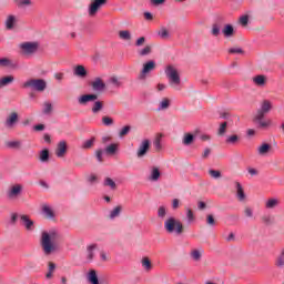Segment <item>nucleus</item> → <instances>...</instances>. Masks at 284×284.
Returning a JSON list of instances; mask_svg holds the SVG:
<instances>
[{
    "label": "nucleus",
    "instance_id": "nucleus-51",
    "mask_svg": "<svg viewBox=\"0 0 284 284\" xmlns=\"http://www.w3.org/2000/svg\"><path fill=\"white\" fill-rule=\"evenodd\" d=\"M261 221L264 225H273L274 221L272 220V215H263Z\"/></svg>",
    "mask_w": 284,
    "mask_h": 284
},
{
    "label": "nucleus",
    "instance_id": "nucleus-19",
    "mask_svg": "<svg viewBox=\"0 0 284 284\" xmlns=\"http://www.w3.org/2000/svg\"><path fill=\"white\" fill-rule=\"evenodd\" d=\"M272 151V145L270 143H263L257 148V154L260 156H267L270 152Z\"/></svg>",
    "mask_w": 284,
    "mask_h": 284
},
{
    "label": "nucleus",
    "instance_id": "nucleus-56",
    "mask_svg": "<svg viewBox=\"0 0 284 284\" xmlns=\"http://www.w3.org/2000/svg\"><path fill=\"white\" fill-rule=\"evenodd\" d=\"M239 22L242 24L243 28H247V24L250 23V16L240 17Z\"/></svg>",
    "mask_w": 284,
    "mask_h": 284
},
{
    "label": "nucleus",
    "instance_id": "nucleus-28",
    "mask_svg": "<svg viewBox=\"0 0 284 284\" xmlns=\"http://www.w3.org/2000/svg\"><path fill=\"white\" fill-rule=\"evenodd\" d=\"M235 187H236L239 201H243L246 197V195H245V191H243V185H241V182H235Z\"/></svg>",
    "mask_w": 284,
    "mask_h": 284
},
{
    "label": "nucleus",
    "instance_id": "nucleus-17",
    "mask_svg": "<svg viewBox=\"0 0 284 284\" xmlns=\"http://www.w3.org/2000/svg\"><path fill=\"white\" fill-rule=\"evenodd\" d=\"M19 121V113L12 112L9 114V116L6 120V126L7 128H14V124H17Z\"/></svg>",
    "mask_w": 284,
    "mask_h": 284
},
{
    "label": "nucleus",
    "instance_id": "nucleus-41",
    "mask_svg": "<svg viewBox=\"0 0 284 284\" xmlns=\"http://www.w3.org/2000/svg\"><path fill=\"white\" fill-rule=\"evenodd\" d=\"M10 150H21V141H9L6 143Z\"/></svg>",
    "mask_w": 284,
    "mask_h": 284
},
{
    "label": "nucleus",
    "instance_id": "nucleus-21",
    "mask_svg": "<svg viewBox=\"0 0 284 284\" xmlns=\"http://www.w3.org/2000/svg\"><path fill=\"white\" fill-rule=\"evenodd\" d=\"M281 205V201L276 197H271L265 202L266 210H274Z\"/></svg>",
    "mask_w": 284,
    "mask_h": 284
},
{
    "label": "nucleus",
    "instance_id": "nucleus-13",
    "mask_svg": "<svg viewBox=\"0 0 284 284\" xmlns=\"http://www.w3.org/2000/svg\"><path fill=\"white\" fill-rule=\"evenodd\" d=\"M65 154H68V142H65V140H62L58 143L55 148V156H58V159H63Z\"/></svg>",
    "mask_w": 284,
    "mask_h": 284
},
{
    "label": "nucleus",
    "instance_id": "nucleus-63",
    "mask_svg": "<svg viewBox=\"0 0 284 284\" xmlns=\"http://www.w3.org/2000/svg\"><path fill=\"white\" fill-rule=\"evenodd\" d=\"M110 81L113 85H115V88H121V81H119V78L112 77Z\"/></svg>",
    "mask_w": 284,
    "mask_h": 284
},
{
    "label": "nucleus",
    "instance_id": "nucleus-12",
    "mask_svg": "<svg viewBox=\"0 0 284 284\" xmlns=\"http://www.w3.org/2000/svg\"><path fill=\"white\" fill-rule=\"evenodd\" d=\"M150 152V140L145 139L143 140L136 151L138 159H143Z\"/></svg>",
    "mask_w": 284,
    "mask_h": 284
},
{
    "label": "nucleus",
    "instance_id": "nucleus-18",
    "mask_svg": "<svg viewBox=\"0 0 284 284\" xmlns=\"http://www.w3.org/2000/svg\"><path fill=\"white\" fill-rule=\"evenodd\" d=\"M73 74L74 77H79L80 79H85V77H88V70L84 65L78 64L73 69Z\"/></svg>",
    "mask_w": 284,
    "mask_h": 284
},
{
    "label": "nucleus",
    "instance_id": "nucleus-10",
    "mask_svg": "<svg viewBox=\"0 0 284 284\" xmlns=\"http://www.w3.org/2000/svg\"><path fill=\"white\" fill-rule=\"evenodd\" d=\"M23 194V185L14 184L7 191V196L10 200L19 199Z\"/></svg>",
    "mask_w": 284,
    "mask_h": 284
},
{
    "label": "nucleus",
    "instance_id": "nucleus-2",
    "mask_svg": "<svg viewBox=\"0 0 284 284\" xmlns=\"http://www.w3.org/2000/svg\"><path fill=\"white\" fill-rule=\"evenodd\" d=\"M164 230L166 234H175V236H182L185 232V226L181 220L170 216L164 221Z\"/></svg>",
    "mask_w": 284,
    "mask_h": 284
},
{
    "label": "nucleus",
    "instance_id": "nucleus-11",
    "mask_svg": "<svg viewBox=\"0 0 284 284\" xmlns=\"http://www.w3.org/2000/svg\"><path fill=\"white\" fill-rule=\"evenodd\" d=\"M153 70H156V62L153 60L148 61L146 63L143 64L142 71L139 75L140 81H144L146 74H150Z\"/></svg>",
    "mask_w": 284,
    "mask_h": 284
},
{
    "label": "nucleus",
    "instance_id": "nucleus-44",
    "mask_svg": "<svg viewBox=\"0 0 284 284\" xmlns=\"http://www.w3.org/2000/svg\"><path fill=\"white\" fill-rule=\"evenodd\" d=\"M227 133V122H222L217 129V136H223Z\"/></svg>",
    "mask_w": 284,
    "mask_h": 284
},
{
    "label": "nucleus",
    "instance_id": "nucleus-29",
    "mask_svg": "<svg viewBox=\"0 0 284 284\" xmlns=\"http://www.w3.org/2000/svg\"><path fill=\"white\" fill-rule=\"evenodd\" d=\"M14 82V77L12 75H7L2 79H0V89L6 88V85H10V83Z\"/></svg>",
    "mask_w": 284,
    "mask_h": 284
},
{
    "label": "nucleus",
    "instance_id": "nucleus-24",
    "mask_svg": "<svg viewBox=\"0 0 284 284\" xmlns=\"http://www.w3.org/2000/svg\"><path fill=\"white\" fill-rule=\"evenodd\" d=\"M87 278L90 284H99V275L97 274V272L94 270L89 271Z\"/></svg>",
    "mask_w": 284,
    "mask_h": 284
},
{
    "label": "nucleus",
    "instance_id": "nucleus-9",
    "mask_svg": "<svg viewBox=\"0 0 284 284\" xmlns=\"http://www.w3.org/2000/svg\"><path fill=\"white\" fill-rule=\"evenodd\" d=\"M108 4V0H92L89 4V17H97V12Z\"/></svg>",
    "mask_w": 284,
    "mask_h": 284
},
{
    "label": "nucleus",
    "instance_id": "nucleus-15",
    "mask_svg": "<svg viewBox=\"0 0 284 284\" xmlns=\"http://www.w3.org/2000/svg\"><path fill=\"white\" fill-rule=\"evenodd\" d=\"M20 221L22 225L26 227L27 232L34 231V221L30 219L28 215H20Z\"/></svg>",
    "mask_w": 284,
    "mask_h": 284
},
{
    "label": "nucleus",
    "instance_id": "nucleus-48",
    "mask_svg": "<svg viewBox=\"0 0 284 284\" xmlns=\"http://www.w3.org/2000/svg\"><path fill=\"white\" fill-rule=\"evenodd\" d=\"M158 34L161 39H170V31H168L165 27H162Z\"/></svg>",
    "mask_w": 284,
    "mask_h": 284
},
{
    "label": "nucleus",
    "instance_id": "nucleus-58",
    "mask_svg": "<svg viewBox=\"0 0 284 284\" xmlns=\"http://www.w3.org/2000/svg\"><path fill=\"white\" fill-rule=\"evenodd\" d=\"M244 215L246 216V219H253L254 217V210H252V207L246 206L244 209Z\"/></svg>",
    "mask_w": 284,
    "mask_h": 284
},
{
    "label": "nucleus",
    "instance_id": "nucleus-22",
    "mask_svg": "<svg viewBox=\"0 0 284 284\" xmlns=\"http://www.w3.org/2000/svg\"><path fill=\"white\" fill-rule=\"evenodd\" d=\"M253 83L258 88H263L267 83V78L263 74L255 75L253 78Z\"/></svg>",
    "mask_w": 284,
    "mask_h": 284
},
{
    "label": "nucleus",
    "instance_id": "nucleus-55",
    "mask_svg": "<svg viewBox=\"0 0 284 284\" xmlns=\"http://www.w3.org/2000/svg\"><path fill=\"white\" fill-rule=\"evenodd\" d=\"M186 219H187V223H194L195 217L192 209H186Z\"/></svg>",
    "mask_w": 284,
    "mask_h": 284
},
{
    "label": "nucleus",
    "instance_id": "nucleus-5",
    "mask_svg": "<svg viewBox=\"0 0 284 284\" xmlns=\"http://www.w3.org/2000/svg\"><path fill=\"white\" fill-rule=\"evenodd\" d=\"M22 88L24 90H34L36 92H44L48 88V82L43 79H29L23 82Z\"/></svg>",
    "mask_w": 284,
    "mask_h": 284
},
{
    "label": "nucleus",
    "instance_id": "nucleus-34",
    "mask_svg": "<svg viewBox=\"0 0 284 284\" xmlns=\"http://www.w3.org/2000/svg\"><path fill=\"white\" fill-rule=\"evenodd\" d=\"M101 110H103V101H95L91 111L93 112V114H99Z\"/></svg>",
    "mask_w": 284,
    "mask_h": 284
},
{
    "label": "nucleus",
    "instance_id": "nucleus-16",
    "mask_svg": "<svg viewBox=\"0 0 284 284\" xmlns=\"http://www.w3.org/2000/svg\"><path fill=\"white\" fill-rule=\"evenodd\" d=\"M97 99H99L98 94H83L78 99V102L80 103V105H85L87 103H90V101H97Z\"/></svg>",
    "mask_w": 284,
    "mask_h": 284
},
{
    "label": "nucleus",
    "instance_id": "nucleus-35",
    "mask_svg": "<svg viewBox=\"0 0 284 284\" xmlns=\"http://www.w3.org/2000/svg\"><path fill=\"white\" fill-rule=\"evenodd\" d=\"M104 187H110V190H116V182L111 178H105L103 182Z\"/></svg>",
    "mask_w": 284,
    "mask_h": 284
},
{
    "label": "nucleus",
    "instance_id": "nucleus-23",
    "mask_svg": "<svg viewBox=\"0 0 284 284\" xmlns=\"http://www.w3.org/2000/svg\"><path fill=\"white\" fill-rule=\"evenodd\" d=\"M161 179V170L158 166H152L149 181H159Z\"/></svg>",
    "mask_w": 284,
    "mask_h": 284
},
{
    "label": "nucleus",
    "instance_id": "nucleus-54",
    "mask_svg": "<svg viewBox=\"0 0 284 284\" xmlns=\"http://www.w3.org/2000/svg\"><path fill=\"white\" fill-rule=\"evenodd\" d=\"M209 174L212 179H221V171L219 170H214V169H210L209 170Z\"/></svg>",
    "mask_w": 284,
    "mask_h": 284
},
{
    "label": "nucleus",
    "instance_id": "nucleus-52",
    "mask_svg": "<svg viewBox=\"0 0 284 284\" xmlns=\"http://www.w3.org/2000/svg\"><path fill=\"white\" fill-rule=\"evenodd\" d=\"M206 224L210 225V227H214L216 225V220L213 214L206 215Z\"/></svg>",
    "mask_w": 284,
    "mask_h": 284
},
{
    "label": "nucleus",
    "instance_id": "nucleus-53",
    "mask_svg": "<svg viewBox=\"0 0 284 284\" xmlns=\"http://www.w3.org/2000/svg\"><path fill=\"white\" fill-rule=\"evenodd\" d=\"M203 255L201 254V251H199V250H193L192 252H191V257L193 258V261H196V262H199V261H201V257H202Z\"/></svg>",
    "mask_w": 284,
    "mask_h": 284
},
{
    "label": "nucleus",
    "instance_id": "nucleus-40",
    "mask_svg": "<svg viewBox=\"0 0 284 284\" xmlns=\"http://www.w3.org/2000/svg\"><path fill=\"white\" fill-rule=\"evenodd\" d=\"M241 138H239V135L233 134V135H229L225 140V143H227L229 145H236V143H239Z\"/></svg>",
    "mask_w": 284,
    "mask_h": 284
},
{
    "label": "nucleus",
    "instance_id": "nucleus-62",
    "mask_svg": "<svg viewBox=\"0 0 284 284\" xmlns=\"http://www.w3.org/2000/svg\"><path fill=\"white\" fill-rule=\"evenodd\" d=\"M17 3L19 8H23V6H31L32 0H18Z\"/></svg>",
    "mask_w": 284,
    "mask_h": 284
},
{
    "label": "nucleus",
    "instance_id": "nucleus-3",
    "mask_svg": "<svg viewBox=\"0 0 284 284\" xmlns=\"http://www.w3.org/2000/svg\"><path fill=\"white\" fill-rule=\"evenodd\" d=\"M271 111L272 102L270 100H263L261 108L257 110V113L253 119L254 123H258L260 128H268L271 122H265L263 119H265V115Z\"/></svg>",
    "mask_w": 284,
    "mask_h": 284
},
{
    "label": "nucleus",
    "instance_id": "nucleus-7",
    "mask_svg": "<svg viewBox=\"0 0 284 284\" xmlns=\"http://www.w3.org/2000/svg\"><path fill=\"white\" fill-rule=\"evenodd\" d=\"M108 4V0H92L89 4V17H97V12Z\"/></svg>",
    "mask_w": 284,
    "mask_h": 284
},
{
    "label": "nucleus",
    "instance_id": "nucleus-61",
    "mask_svg": "<svg viewBox=\"0 0 284 284\" xmlns=\"http://www.w3.org/2000/svg\"><path fill=\"white\" fill-rule=\"evenodd\" d=\"M95 158L99 163H103V150H101V149L97 150Z\"/></svg>",
    "mask_w": 284,
    "mask_h": 284
},
{
    "label": "nucleus",
    "instance_id": "nucleus-42",
    "mask_svg": "<svg viewBox=\"0 0 284 284\" xmlns=\"http://www.w3.org/2000/svg\"><path fill=\"white\" fill-rule=\"evenodd\" d=\"M170 108V99L164 98L160 102V105L158 108V112H161V110H168Z\"/></svg>",
    "mask_w": 284,
    "mask_h": 284
},
{
    "label": "nucleus",
    "instance_id": "nucleus-27",
    "mask_svg": "<svg viewBox=\"0 0 284 284\" xmlns=\"http://www.w3.org/2000/svg\"><path fill=\"white\" fill-rule=\"evenodd\" d=\"M118 151H119V144L116 143H112L108 145L104 150L105 154H109L110 156H113V154H116Z\"/></svg>",
    "mask_w": 284,
    "mask_h": 284
},
{
    "label": "nucleus",
    "instance_id": "nucleus-38",
    "mask_svg": "<svg viewBox=\"0 0 284 284\" xmlns=\"http://www.w3.org/2000/svg\"><path fill=\"white\" fill-rule=\"evenodd\" d=\"M119 37L123 41H131L132 40V33H130L129 30L119 31Z\"/></svg>",
    "mask_w": 284,
    "mask_h": 284
},
{
    "label": "nucleus",
    "instance_id": "nucleus-60",
    "mask_svg": "<svg viewBox=\"0 0 284 284\" xmlns=\"http://www.w3.org/2000/svg\"><path fill=\"white\" fill-rule=\"evenodd\" d=\"M245 51L241 48H231L229 49V54H244Z\"/></svg>",
    "mask_w": 284,
    "mask_h": 284
},
{
    "label": "nucleus",
    "instance_id": "nucleus-36",
    "mask_svg": "<svg viewBox=\"0 0 284 284\" xmlns=\"http://www.w3.org/2000/svg\"><path fill=\"white\" fill-rule=\"evenodd\" d=\"M48 273L45 274V278L50 280L52 278V274H54V270H57V264L54 262H49L48 263Z\"/></svg>",
    "mask_w": 284,
    "mask_h": 284
},
{
    "label": "nucleus",
    "instance_id": "nucleus-47",
    "mask_svg": "<svg viewBox=\"0 0 284 284\" xmlns=\"http://www.w3.org/2000/svg\"><path fill=\"white\" fill-rule=\"evenodd\" d=\"M212 37H219L221 34V26L219 23H213L211 29Z\"/></svg>",
    "mask_w": 284,
    "mask_h": 284
},
{
    "label": "nucleus",
    "instance_id": "nucleus-31",
    "mask_svg": "<svg viewBox=\"0 0 284 284\" xmlns=\"http://www.w3.org/2000/svg\"><path fill=\"white\" fill-rule=\"evenodd\" d=\"M122 211H123V206L118 205V206H115V207L110 212L109 217H110L111 220L116 219V216H121V212H122Z\"/></svg>",
    "mask_w": 284,
    "mask_h": 284
},
{
    "label": "nucleus",
    "instance_id": "nucleus-33",
    "mask_svg": "<svg viewBox=\"0 0 284 284\" xmlns=\"http://www.w3.org/2000/svg\"><path fill=\"white\" fill-rule=\"evenodd\" d=\"M138 54L140 57H148L149 54H152V45L146 44L143 49L138 51Z\"/></svg>",
    "mask_w": 284,
    "mask_h": 284
},
{
    "label": "nucleus",
    "instance_id": "nucleus-14",
    "mask_svg": "<svg viewBox=\"0 0 284 284\" xmlns=\"http://www.w3.org/2000/svg\"><path fill=\"white\" fill-rule=\"evenodd\" d=\"M93 92H98V94H102L105 92V82L101 78H95L94 81L91 83Z\"/></svg>",
    "mask_w": 284,
    "mask_h": 284
},
{
    "label": "nucleus",
    "instance_id": "nucleus-37",
    "mask_svg": "<svg viewBox=\"0 0 284 284\" xmlns=\"http://www.w3.org/2000/svg\"><path fill=\"white\" fill-rule=\"evenodd\" d=\"M94 250H97V244H91L88 246V255L87 258L88 261H93L94 260Z\"/></svg>",
    "mask_w": 284,
    "mask_h": 284
},
{
    "label": "nucleus",
    "instance_id": "nucleus-6",
    "mask_svg": "<svg viewBox=\"0 0 284 284\" xmlns=\"http://www.w3.org/2000/svg\"><path fill=\"white\" fill-rule=\"evenodd\" d=\"M165 74L169 79V85H171V88H176L178 85H181V75L179 74L176 68L168 65L165 69Z\"/></svg>",
    "mask_w": 284,
    "mask_h": 284
},
{
    "label": "nucleus",
    "instance_id": "nucleus-64",
    "mask_svg": "<svg viewBox=\"0 0 284 284\" xmlns=\"http://www.w3.org/2000/svg\"><path fill=\"white\" fill-rule=\"evenodd\" d=\"M143 43H145V37H140V38L135 41L136 48H141V45H143Z\"/></svg>",
    "mask_w": 284,
    "mask_h": 284
},
{
    "label": "nucleus",
    "instance_id": "nucleus-57",
    "mask_svg": "<svg viewBox=\"0 0 284 284\" xmlns=\"http://www.w3.org/2000/svg\"><path fill=\"white\" fill-rule=\"evenodd\" d=\"M12 64V61L8 58H1L0 59V68H9V65Z\"/></svg>",
    "mask_w": 284,
    "mask_h": 284
},
{
    "label": "nucleus",
    "instance_id": "nucleus-1",
    "mask_svg": "<svg viewBox=\"0 0 284 284\" xmlns=\"http://www.w3.org/2000/svg\"><path fill=\"white\" fill-rule=\"evenodd\" d=\"M58 241H61V234L57 230L43 231L40 239V245L45 254L50 256L52 252L59 250Z\"/></svg>",
    "mask_w": 284,
    "mask_h": 284
},
{
    "label": "nucleus",
    "instance_id": "nucleus-59",
    "mask_svg": "<svg viewBox=\"0 0 284 284\" xmlns=\"http://www.w3.org/2000/svg\"><path fill=\"white\" fill-rule=\"evenodd\" d=\"M166 214H168V210L165 209V206H160L158 209L159 219H163L164 216H166Z\"/></svg>",
    "mask_w": 284,
    "mask_h": 284
},
{
    "label": "nucleus",
    "instance_id": "nucleus-25",
    "mask_svg": "<svg viewBox=\"0 0 284 284\" xmlns=\"http://www.w3.org/2000/svg\"><path fill=\"white\" fill-rule=\"evenodd\" d=\"M222 34H224L226 39H230V37H234V26L225 24L222 30Z\"/></svg>",
    "mask_w": 284,
    "mask_h": 284
},
{
    "label": "nucleus",
    "instance_id": "nucleus-4",
    "mask_svg": "<svg viewBox=\"0 0 284 284\" xmlns=\"http://www.w3.org/2000/svg\"><path fill=\"white\" fill-rule=\"evenodd\" d=\"M39 42L38 41H27L18 45L20 54L22 57H32L39 52Z\"/></svg>",
    "mask_w": 284,
    "mask_h": 284
},
{
    "label": "nucleus",
    "instance_id": "nucleus-32",
    "mask_svg": "<svg viewBox=\"0 0 284 284\" xmlns=\"http://www.w3.org/2000/svg\"><path fill=\"white\" fill-rule=\"evenodd\" d=\"M40 161L41 163H48V161H50V150L43 149L40 152Z\"/></svg>",
    "mask_w": 284,
    "mask_h": 284
},
{
    "label": "nucleus",
    "instance_id": "nucleus-50",
    "mask_svg": "<svg viewBox=\"0 0 284 284\" xmlns=\"http://www.w3.org/2000/svg\"><path fill=\"white\" fill-rule=\"evenodd\" d=\"M161 136H163L162 134H160V136H158L154 142L153 145L156 150V152H161V150H163V145H161Z\"/></svg>",
    "mask_w": 284,
    "mask_h": 284
},
{
    "label": "nucleus",
    "instance_id": "nucleus-20",
    "mask_svg": "<svg viewBox=\"0 0 284 284\" xmlns=\"http://www.w3.org/2000/svg\"><path fill=\"white\" fill-rule=\"evenodd\" d=\"M4 26L7 30H13L14 26H17V16H8Z\"/></svg>",
    "mask_w": 284,
    "mask_h": 284
},
{
    "label": "nucleus",
    "instance_id": "nucleus-39",
    "mask_svg": "<svg viewBox=\"0 0 284 284\" xmlns=\"http://www.w3.org/2000/svg\"><path fill=\"white\" fill-rule=\"evenodd\" d=\"M141 263L145 272H150L152 270V261H150V257H143Z\"/></svg>",
    "mask_w": 284,
    "mask_h": 284
},
{
    "label": "nucleus",
    "instance_id": "nucleus-45",
    "mask_svg": "<svg viewBox=\"0 0 284 284\" xmlns=\"http://www.w3.org/2000/svg\"><path fill=\"white\" fill-rule=\"evenodd\" d=\"M131 130H132V126H131V125H124V126L120 130V132H119L120 139H123V136H128V134H130Z\"/></svg>",
    "mask_w": 284,
    "mask_h": 284
},
{
    "label": "nucleus",
    "instance_id": "nucleus-26",
    "mask_svg": "<svg viewBox=\"0 0 284 284\" xmlns=\"http://www.w3.org/2000/svg\"><path fill=\"white\" fill-rule=\"evenodd\" d=\"M195 136H194V134H192V133H184V135H183V139H182V143H183V145H192V143H194V141H195Z\"/></svg>",
    "mask_w": 284,
    "mask_h": 284
},
{
    "label": "nucleus",
    "instance_id": "nucleus-30",
    "mask_svg": "<svg viewBox=\"0 0 284 284\" xmlns=\"http://www.w3.org/2000/svg\"><path fill=\"white\" fill-rule=\"evenodd\" d=\"M97 142V138H91L87 141H84L81 145L82 150H91L93 148L94 143Z\"/></svg>",
    "mask_w": 284,
    "mask_h": 284
},
{
    "label": "nucleus",
    "instance_id": "nucleus-43",
    "mask_svg": "<svg viewBox=\"0 0 284 284\" xmlns=\"http://www.w3.org/2000/svg\"><path fill=\"white\" fill-rule=\"evenodd\" d=\"M43 214H45L47 219H54V211L48 205H44L42 207Z\"/></svg>",
    "mask_w": 284,
    "mask_h": 284
},
{
    "label": "nucleus",
    "instance_id": "nucleus-49",
    "mask_svg": "<svg viewBox=\"0 0 284 284\" xmlns=\"http://www.w3.org/2000/svg\"><path fill=\"white\" fill-rule=\"evenodd\" d=\"M102 123H103V125H106L108 128H110V125H114V119H112L108 115H104V116H102Z\"/></svg>",
    "mask_w": 284,
    "mask_h": 284
},
{
    "label": "nucleus",
    "instance_id": "nucleus-46",
    "mask_svg": "<svg viewBox=\"0 0 284 284\" xmlns=\"http://www.w3.org/2000/svg\"><path fill=\"white\" fill-rule=\"evenodd\" d=\"M52 110H53L52 103H50V102L43 103V110H42L43 114L50 115V114H52Z\"/></svg>",
    "mask_w": 284,
    "mask_h": 284
},
{
    "label": "nucleus",
    "instance_id": "nucleus-8",
    "mask_svg": "<svg viewBox=\"0 0 284 284\" xmlns=\"http://www.w3.org/2000/svg\"><path fill=\"white\" fill-rule=\"evenodd\" d=\"M108 4V0H92L89 4V17H97V12Z\"/></svg>",
    "mask_w": 284,
    "mask_h": 284
}]
</instances>
